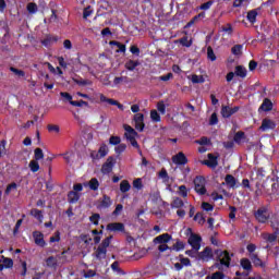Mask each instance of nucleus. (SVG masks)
Listing matches in <instances>:
<instances>
[{
    "mask_svg": "<svg viewBox=\"0 0 279 279\" xmlns=\"http://www.w3.org/2000/svg\"><path fill=\"white\" fill-rule=\"evenodd\" d=\"M60 96L63 98V99H65V101H73V96H71V94H69V93H64V92H61L60 93Z\"/></svg>",
    "mask_w": 279,
    "mask_h": 279,
    "instance_id": "6e6d98bb",
    "label": "nucleus"
},
{
    "mask_svg": "<svg viewBox=\"0 0 279 279\" xmlns=\"http://www.w3.org/2000/svg\"><path fill=\"white\" fill-rule=\"evenodd\" d=\"M106 252H107L106 247H104V246L98 247V250L96 252V257L97 258H106Z\"/></svg>",
    "mask_w": 279,
    "mask_h": 279,
    "instance_id": "c9c22d12",
    "label": "nucleus"
},
{
    "mask_svg": "<svg viewBox=\"0 0 279 279\" xmlns=\"http://www.w3.org/2000/svg\"><path fill=\"white\" fill-rule=\"evenodd\" d=\"M43 158H45V154L43 153V150L40 148H36L34 160L38 161V160H43Z\"/></svg>",
    "mask_w": 279,
    "mask_h": 279,
    "instance_id": "58836bf2",
    "label": "nucleus"
},
{
    "mask_svg": "<svg viewBox=\"0 0 279 279\" xmlns=\"http://www.w3.org/2000/svg\"><path fill=\"white\" fill-rule=\"evenodd\" d=\"M187 241L191 247L195 250V252H199L202 247V238L199 235L191 233Z\"/></svg>",
    "mask_w": 279,
    "mask_h": 279,
    "instance_id": "20e7f679",
    "label": "nucleus"
},
{
    "mask_svg": "<svg viewBox=\"0 0 279 279\" xmlns=\"http://www.w3.org/2000/svg\"><path fill=\"white\" fill-rule=\"evenodd\" d=\"M134 189H137V191H141L143 189V181L141 179H136L133 181Z\"/></svg>",
    "mask_w": 279,
    "mask_h": 279,
    "instance_id": "603ef678",
    "label": "nucleus"
},
{
    "mask_svg": "<svg viewBox=\"0 0 279 279\" xmlns=\"http://www.w3.org/2000/svg\"><path fill=\"white\" fill-rule=\"evenodd\" d=\"M226 184L229 186V189H236V179L232 177L231 174H228L225 179Z\"/></svg>",
    "mask_w": 279,
    "mask_h": 279,
    "instance_id": "f3484780",
    "label": "nucleus"
},
{
    "mask_svg": "<svg viewBox=\"0 0 279 279\" xmlns=\"http://www.w3.org/2000/svg\"><path fill=\"white\" fill-rule=\"evenodd\" d=\"M182 250H184V242H180V241L173 244V246L170 248V251H174V252H182Z\"/></svg>",
    "mask_w": 279,
    "mask_h": 279,
    "instance_id": "2f4dec72",
    "label": "nucleus"
},
{
    "mask_svg": "<svg viewBox=\"0 0 279 279\" xmlns=\"http://www.w3.org/2000/svg\"><path fill=\"white\" fill-rule=\"evenodd\" d=\"M84 186H89L92 191H97L99 189V181L94 178L88 183H84Z\"/></svg>",
    "mask_w": 279,
    "mask_h": 279,
    "instance_id": "aec40b11",
    "label": "nucleus"
},
{
    "mask_svg": "<svg viewBox=\"0 0 279 279\" xmlns=\"http://www.w3.org/2000/svg\"><path fill=\"white\" fill-rule=\"evenodd\" d=\"M172 162L174 165H186L189 160L186 159L184 153H179L172 157Z\"/></svg>",
    "mask_w": 279,
    "mask_h": 279,
    "instance_id": "9b49d317",
    "label": "nucleus"
},
{
    "mask_svg": "<svg viewBox=\"0 0 279 279\" xmlns=\"http://www.w3.org/2000/svg\"><path fill=\"white\" fill-rule=\"evenodd\" d=\"M198 258L208 263V260L213 258V250L210 247H206L204 251L198 253Z\"/></svg>",
    "mask_w": 279,
    "mask_h": 279,
    "instance_id": "1a4fd4ad",
    "label": "nucleus"
},
{
    "mask_svg": "<svg viewBox=\"0 0 279 279\" xmlns=\"http://www.w3.org/2000/svg\"><path fill=\"white\" fill-rule=\"evenodd\" d=\"M28 167L33 173L40 171V165L35 159L29 161Z\"/></svg>",
    "mask_w": 279,
    "mask_h": 279,
    "instance_id": "412c9836",
    "label": "nucleus"
},
{
    "mask_svg": "<svg viewBox=\"0 0 279 279\" xmlns=\"http://www.w3.org/2000/svg\"><path fill=\"white\" fill-rule=\"evenodd\" d=\"M231 53H233V56H242L243 54V45H235L231 48Z\"/></svg>",
    "mask_w": 279,
    "mask_h": 279,
    "instance_id": "b1692460",
    "label": "nucleus"
},
{
    "mask_svg": "<svg viewBox=\"0 0 279 279\" xmlns=\"http://www.w3.org/2000/svg\"><path fill=\"white\" fill-rule=\"evenodd\" d=\"M202 208H203V210H206L208 213V211L213 210V205H210L209 203H203Z\"/></svg>",
    "mask_w": 279,
    "mask_h": 279,
    "instance_id": "774afa93",
    "label": "nucleus"
},
{
    "mask_svg": "<svg viewBox=\"0 0 279 279\" xmlns=\"http://www.w3.org/2000/svg\"><path fill=\"white\" fill-rule=\"evenodd\" d=\"M111 236L106 238L102 243L100 244V247H105V250H108V247L110 246V241H111Z\"/></svg>",
    "mask_w": 279,
    "mask_h": 279,
    "instance_id": "13d9d810",
    "label": "nucleus"
},
{
    "mask_svg": "<svg viewBox=\"0 0 279 279\" xmlns=\"http://www.w3.org/2000/svg\"><path fill=\"white\" fill-rule=\"evenodd\" d=\"M235 75H236L238 77H246V75H247V70H246L245 68L241 66V65H238V66L235 68Z\"/></svg>",
    "mask_w": 279,
    "mask_h": 279,
    "instance_id": "393cba45",
    "label": "nucleus"
},
{
    "mask_svg": "<svg viewBox=\"0 0 279 279\" xmlns=\"http://www.w3.org/2000/svg\"><path fill=\"white\" fill-rule=\"evenodd\" d=\"M66 165H73V158L75 156V154H73V151H68L65 154L62 155Z\"/></svg>",
    "mask_w": 279,
    "mask_h": 279,
    "instance_id": "bb28decb",
    "label": "nucleus"
},
{
    "mask_svg": "<svg viewBox=\"0 0 279 279\" xmlns=\"http://www.w3.org/2000/svg\"><path fill=\"white\" fill-rule=\"evenodd\" d=\"M207 58L208 60H211V62H215V60H217V57L215 56V51H213L211 47L207 48Z\"/></svg>",
    "mask_w": 279,
    "mask_h": 279,
    "instance_id": "79ce46f5",
    "label": "nucleus"
},
{
    "mask_svg": "<svg viewBox=\"0 0 279 279\" xmlns=\"http://www.w3.org/2000/svg\"><path fill=\"white\" fill-rule=\"evenodd\" d=\"M1 258L3 259V266L7 268V269H10V267H13L14 266V262L10 258H7L4 256H1Z\"/></svg>",
    "mask_w": 279,
    "mask_h": 279,
    "instance_id": "4c0bfd02",
    "label": "nucleus"
},
{
    "mask_svg": "<svg viewBox=\"0 0 279 279\" xmlns=\"http://www.w3.org/2000/svg\"><path fill=\"white\" fill-rule=\"evenodd\" d=\"M99 206L100 208H110V206H112V199H110L109 196H104Z\"/></svg>",
    "mask_w": 279,
    "mask_h": 279,
    "instance_id": "4be33fe9",
    "label": "nucleus"
},
{
    "mask_svg": "<svg viewBox=\"0 0 279 279\" xmlns=\"http://www.w3.org/2000/svg\"><path fill=\"white\" fill-rule=\"evenodd\" d=\"M256 16H258V12L256 11H250L247 13V21H250V23H256Z\"/></svg>",
    "mask_w": 279,
    "mask_h": 279,
    "instance_id": "72a5a7b5",
    "label": "nucleus"
},
{
    "mask_svg": "<svg viewBox=\"0 0 279 279\" xmlns=\"http://www.w3.org/2000/svg\"><path fill=\"white\" fill-rule=\"evenodd\" d=\"M274 104L269 99H265L262 106L259 107V110H263L264 112H269V110H272Z\"/></svg>",
    "mask_w": 279,
    "mask_h": 279,
    "instance_id": "a211bd4d",
    "label": "nucleus"
},
{
    "mask_svg": "<svg viewBox=\"0 0 279 279\" xmlns=\"http://www.w3.org/2000/svg\"><path fill=\"white\" fill-rule=\"evenodd\" d=\"M275 128L276 122H274V120L265 119L263 120L259 130H262V132H268V130H274Z\"/></svg>",
    "mask_w": 279,
    "mask_h": 279,
    "instance_id": "9d476101",
    "label": "nucleus"
},
{
    "mask_svg": "<svg viewBox=\"0 0 279 279\" xmlns=\"http://www.w3.org/2000/svg\"><path fill=\"white\" fill-rule=\"evenodd\" d=\"M158 245V250L160 252H167V250H171V247H169V245H167V243L163 244H157Z\"/></svg>",
    "mask_w": 279,
    "mask_h": 279,
    "instance_id": "338daca9",
    "label": "nucleus"
},
{
    "mask_svg": "<svg viewBox=\"0 0 279 279\" xmlns=\"http://www.w3.org/2000/svg\"><path fill=\"white\" fill-rule=\"evenodd\" d=\"M71 106H75L76 108H82V106H88V102L84 101V100H80V101H70Z\"/></svg>",
    "mask_w": 279,
    "mask_h": 279,
    "instance_id": "8fccbe9b",
    "label": "nucleus"
},
{
    "mask_svg": "<svg viewBox=\"0 0 279 279\" xmlns=\"http://www.w3.org/2000/svg\"><path fill=\"white\" fill-rule=\"evenodd\" d=\"M124 130L125 138L131 143L132 147L138 149V142H136V138H138V133H136L134 129L128 124L124 125Z\"/></svg>",
    "mask_w": 279,
    "mask_h": 279,
    "instance_id": "f257e3e1",
    "label": "nucleus"
},
{
    "mask_svg": "<svg viewBox=\"0 0 279 279\" xmlns=\"http://www.w3.org/2000/svg\"><path fill=\"white\" fill-rule=\"evenodd\" d=\"M187 78L191 80L192 84H204V82H206L203 75L193 74L191 76H187Z\"/></svg>",
    "mask_w": 279,
    "mask_h": 279,
    "instance_id": "6ab92c4d",
    "label": "nucleus"
},
{
    "mask_svg": "<svg viewBox=\"0 0 279 279\" xmlns=\"http://www.w3.org/2000/svg\"><path fill=\"white\" fill-rule=\"evenodd\" d=\"M239 112V107H228V106H222L221 108V114L223 119H229V117H232V114Z\"/></svg>",
    "mask_w": 279,
    "mask_h": 279,
    "instance_id": "423d86ee",
    "label": "nucleus"
},
{
    "mask_svg": "<svg viewBox=\"0 0 279 279\" xmlns=\"http://www.w3.org/2000/svg\"><path fill=\"white\" fill-rule=\"evenodd\" d=\"M194 186L198 195L206 194V179H204L203 177H198L194 180Z\"/></svg>",
    "mask_w": 279,
    "mask_h": 279,
    "instance_id": "7ed1b4c3",
    "label": "nucleus"
},
{
    "mask_svg": "<svg viewBox=\"0 0 279 279\" xmlns=\"http://www.w3.org/2000/svg\"><path fill=\"white\" fill-rule=\"evenodd\" d=\"M50 243H60V231H56L52 236H50Z\"/></svg>",
    "mask_w": 279,
    "mask_h": 279,
    "instance_id": "a18cd8bd",
    "label": "nucleus"
},
{
    "mask_svg": "<svg viewBox=\"0 0 279 279\" xmlns=\"http://www.w3.org/2000/svg\"><path fill=\"white\" fill-rule=\"evenodd\" d=\"M178 43H180V45H182V47H191L193 45V41L191 39H189V37H183V38L179 39Z\"/></svg>",
    "mask_w": 279,
    "mask_h": 279,
    "instance_id": "473e14b6",
    "label": "nucleus"
},
{
    "mask_svg": "<svg viewBox=\"0 0 279 279\" xmlns=\"http://www.w3.org/2000/svg\"><path fill=\"white\" fill-rule=\"evenodd\" d=\"M90 14H93V10L90 9V7H88L83 12V19H88V16H90Z\"/></svg>",
    "mask_w": 279,
    "mask_h": 279,
    "instance_id": "69168bd1",
    "label": "nucleus"
},
{
    "mask_svg": "<svg viewBox=\"0 0 279 279\" xmlns=\"http://www.w3.org/2000/svg\"><path fill=\"white\" fill-rule=\"evenodd\" d=\"M12 191H16V183L9 184L4 191V195H10Z\"/></svg>",
    "mask_w": 279,
    "mask_h": 279,
    "instance_id": "37998d69",
    "label": "nucleus"
},
{
    "mask_svg": "<svg viewBox=\"0 0 279 279\" xmlns=\"http://www.w3.org/2000/svg\"><path fill=\"white\" fill-rule=\"evenodd\" d=\"M150 119H151V121H155V123H160V114H158V111L151 110Z\"/></svg>",
    "mask_w": 279,
    "mask_h": 279,
    "instance_id": "e433bc0d",
    "label": "nucleus"
},
{
    "mask_svg": "<svg viewBox=\"0 0 279 279\" xmlns=\"http://www.w3.org/2000/svg\"><path fill=\"white\" fill-rule=\"evenodd\" d=\"M157 110H158V112H160V114H165V112H166V110H167V107L165 106L163 102H159V104L157 105Z\"/></svg>",
    "mask_w": 279,
    "mask_h": 279,
    "instance_id": "bf43d9fd",
    "label": "nucleus"
},
{
    "mask_svg": "<svg viewBox=\"0 0 279 279\" xmlns=\"http://www.w3.org/2000/svg\"><path fill=\"white\" fill-rule=\"evenodd\" d=\"M202 165H206L207 167L215 169V167L218 165L217 157L213 156V154H208V160L202 161Z\"/></svg>",
    "mask_w": 279,
    "mask_h": 279,
    "instance_id": "dca6fc26",
    "label": "nucleus"
},
{
    "mask_svg": "<svg viewBox=\"0 0 279 279\" xmlns=\"http://www.w3.org/2000/svg\"><path fill=\"white\" fill-rule=\"evenodd\" d=\"M31 215L33 217H35V219H37L38 221H40V223H43V213L38 209H32L31 210Z\"/></svg>",
    "mask_w": 279,
    "mask_h": 279,
    "instance_id": "7c9ffc66",
    "label": "nucleus"
},
{
    "mask_svg": "<svg viewBox=\"0 0 279 279\" xmlns=\"http://www.w3.org/2000/svg\"><path fill=\"white\" fill-rule=\"evenodd\" d=\"M100 216L99 214H94L89 217V220L94 226H97L99 223Z\"/></svg>",
    "mask_w": 279,
    "mask_h": 279,
    "instance_id": "09e8293b",
    "label": "nucleus"
},
{
    "mask_svg": "<svg viewBox=\"0 0 279 279\" xmlns=\"http://www.w3.org/2000/svg\"><path fill=\"white\" fill-rule=\"evenodd\" d=\"M173 77L172 73H168L166 75L159 76L160 82H169Z\"/></svg>",
    "mask_w": 279,
    "mask_h": 279,
    "instance_id": "680f3d73",
    "label": "nucleus"
},
{
    "mask_svg": "<svg viewBox=\"0 0 279 279\" xmlns=\"http://www.w3.org/2000/svg\"><path fill=\"white\" fill-rule=\"evenodd\" d=\"M47 267H58V258L50 256L46 259Z\"/></svg>",
    "mask_w": 279,
    "mask_h": 279,
    "instance_id": "cd10ccee",
    "label": "nucleus"
},
{
    "mask_svg": "<svg viewBox=\"0 0 279 279\" xmlns=\"http://www.w3.org/2000/svg\"><path fill=\"white\" fill-rule=\"evenodd\" d=\"M10 71L14 73V75H17V77H25V72H23L22 70L10 68Z\"/></svg>",
    "mask_w": 279,
    "mask_h": 279,
    "instance_id": "49530a36",
    "label": "nucleus"
},
{
    "mask_svg": "<svg viewBox=\"0 0 279 279\" xmlns=\"http://www.w3.org/2000/svg\"><path fill=\"white\" fill-rule=\"evenodd\" d=\"M114 167V158L113 157H109L106 162L102 165L101 168V173L108 174L112 171Z\"/></svg>",
    "mask_w": 279,
    "mask_h": 279,
    "instance_id": "0eeeda50",
    "label": "nucleus"
},
{
    "mask_svg": "<svg viewBox=\"0 0 279 279\" xmlns=\"http://www.w3.org/2000/svg\"><path fill=\"white\" fill-rule=\"evenodd\" d=\"M33 236L36 245H38L39 247H45V245H47V242H45V235L41 232L35 231L33 233Z\"/></svg>",
    "mask_w": 279,
    "mask_h": 279,
    "instance_id": "6e6552de",
    "label": "nucleus"
},
{
    "mask_svg": "<svg viewBox=\"0 0 279 279\" xmlns=\"http://www.w3.org/2000/svg\"><path fill=\"white\" fill-rule=\"evenodd\" d=\"M179 195H181L182 197H186L189 195L186 191V186L184 185L179 186Z\"/></svg>",
    "mask_w": 279,
    "mask_h": 279,
    "instance_id": "4d7b16f0",
    "label": "nucleus"
},
{
    "mask_svg": "<svg viewBox=\"0 0 279 279\" xmlns=\"http://www.w3.org/2000/svg\"><path fill=\"white\" fill-rule=\"evenodd\" d=\"M182 206H184V202H182V199H180V198H175V199L171 203V207H172V208H182Z\"/></svg>",
    "mask_w": 279,
    "mask_h": 279,
    "instance_id": "ea45409f",
    "label": "nucleus"
},
{
    "mask_svg": "<svg viewBox=\"0 0 279 279\" xmlns=\"http://www.w3.org/2000/svg\"><path fill=\"white\" fill-rule=\"evenodd\" d=\"M219 123V119L217 118V113H213L209 119V125H217Z\"/></svg>",
    "mask_w": 279,
    "mask_h": 279,
    "instance_id": "864d4df0",
    "label": "nucleus"
},
{
    "mask_svg": "<svg viewBox=\"0 0 279 279\" xmlns=\"http://www.w3.org/2000/svg\"><path fill=\"white\" fill-rule=\"evenodd\" d=\"M169 241H171V235H169L168 233H163L154 239V243L156 245L169 243Z\"/></svg>",
    "mask_w": 279,
    "mask_h": 279,
    "instance_id": "4468645a",
    "label": "nucleus"
},
{
    "mask_svg": "<svg viewBox=\"0 0 279 279\" xmlns=\"http://www.w3.org/2000/svg\"><path fill=\"white\" fill-rule=\"evenodd\" d=\"M110 145H119L121 143V137L119 136H111L109 138Z\"/></svg>",
    "mask_w": 279,
    "mask_h": 279,
    "instance_id": "3c124183",
    "label": "nucleus"
},
{
    "mask_svg": "<svg viewBox=\"0 0 279 279\" xmlns=\"http://www.w3.org/2000/svg\"><path fill=\"white\" fill-rule=\"evenodd\" d=\"M132 189V185H130V182L128 180H123L120 183V191L121 193H128Z\"/></svg>",
    "mask_w": 279,
    "mask_h": 279,
    "instance_id": "5701e85b",
    "label": "nucleus"
},
{
    "mask_svg": "<svg viewBox=\"0 0 279 279\" xmlns=\"http://www.w3.org/2000/svg\"><path fill=\"white\" fill-rule=\"evenodd\" d=\"M213 7V1H208L206 3H203L201 7H199V10H210V8Z\"/></svg>",
    "mask_w": 279,
    "mask_h": 279,
    "instance_id": "0e129e2a",
    "label": "nucleus"
},
{
    "mask_svg": "<svg viewBox=\"0 0 279 279\" xmlns=\"http://www.w3.org/2000/svg\"><path fill=\"white\" fill-rule=\"evenodd\" d=\"M240 264L241 267L245 269V271H250V269H252V262H250L247 258L241 259Z\"/></svg>",
    "mask_w": 279,
    "mask_h": 279,
    "instance_id": "c85d7f7f",
    "label": "nucleus"
},
{
    "mask_svg": "<svg viewBox=\"0 0 279 279\" xmlns=\"http://www.w3.org/2000/svg\"><path fill=\"white\" fill-rule=\"evenodd\" d=\"M255 217H256L257 221H259L260 223H265V221H267L269 215L267 214V210L258 209L257 213L255 214Z\"/></svg>",
    "mask_w": 279,
    "mask_h": 279,
    "instance_id": "2eb2a0df",
    "label": "nucleus"
},
{
    "mask_svg": "<svg viewBox=\"0 0 279 279\" xmlns=\"http://www.w3.org/2000/svg\"><path fill=\"white\" fill-rule=\"evenodd\" d=\"M110 45H114V47L118 48L117 51H121V52L125 51V45L119 44V41H110Z\"/></svg>",
    "mask_w": 279,
    "mask_h": 279,
    "instance_id": "de8ad7c7",
    "label": "nucleus"
},
{
    "mask_svg": "<svg viewBox=\"0 0 279 279\" xmlns=\"http://www.w3.org/2000/svg\"><path fill=\"white\" fill-rule=\"evenodd\" d=\"M219 264H216L217 269H221V267H230V254L226 251L217 252Z\"/></svg>",
    "mask_w": 279,
    "mask_h": 279,
    "instance_id": "f03ea898",
    "label": "nucleus"
},
{
    "mask_svg": "<svg viewBox=\"0 0 279 279\" xmlns=\"http://www.w3.org/2000/svg\"><path fill=\"white\" fill-rule=\"evenodd\" d=\"M251 259L252 263L256 266V267H263V260H260V258H258V255H251Z\"/></svg>",
    "mask_w": 279,
    "mask_h": 279,
    "instance_id": "f704fd0d",
    "label": "nucleus"
},
{
    "mask_svg": "<svg viewBox=\"0 0 279 279\" xmlns=\"http://www.w3.org/2000/svg\"><path fill=\"white\" fill-rule=\"evenodd\" d=\"M69 202H71V204H75V202L80 201V193L77 192H70L68 195Z\"/></svg>",
    "mask_w": 279,
    "mask_h": 279,
    "instance_id": "a878e982",
    "label": "nucleus"
},
{
    "mask_svg": "<svg viewBox=\"0 0 279 279\" xmlns=\"http://www.w3.org/2000/svg\"><path fill=\"white\" fill-rule=\"evenodd\" d=\"M27 10L31 14H36V12L38 11V7L36 5V3H28L27 5Z\"/></svg>",
    "mask_w": 279,
    "mask_h": 279,
    "instance_id": "c03bdc74",
    "label": "nucleus"
},
{
    "mask_svg": "<svg viewBox=\"0 0 279 279\" xmlns=\"http://www.w3.org/2000/svg\"><path fill=\"white\" fill-rule=\"evenodd\" d=\"M136 130L143 132L145 130V116L143 113H136L133 118Z\"/></svg>",
    "mask_w": 279,
    "mask_h": 279,
    "instance_id": "39448f33",
    "label": "nucleus"
},
{
    "mask_svg": "<svg viewBox=\"0 0 279 279\" xmlns=\"http://www.w3.org/2000/svg\"><path fill=\"white\" fill-rule=\"evenodd\" d=\"M235 143H243L245 141V133L243 132H238L234 136Z\"/></svg>",
    "mask_w": 279,
    "mask_h": 279,
    "instance_id": "a19ab883",
    "label": "nucleus"
},
{
    "mask_svg": "<svg viewBox=\"0 0 279 279\" xmlns=\"http://www.w3.org/2000/svg\"><path fill=\"white\" fill-rule=\"evenodd\" d=\"M207 279H223V274L218 271L211 275V277H207Z\"/></svg>",
    "mask_w": 279,
    "mask_h": 279,
    "instance_id": "e2e57ef3",
    "label": "nucleus"
},
{
    "mask_svg": "<svg viewBox=\"0 0 279 279\" xmlns=\"http://www.w3.org/2000/svg\"><path fill=\"white\" fill-rule=\"evenodd\" d=\"M107 230H109L110 232H123V230H125V227L121 222H113L107 226Z\"/></svg>",
    "mask_w": 279,
    "mask_h": 279,
    "instance_id": "ddd939ff",
    "label": "nucleus"
},
{
    "mask_svg": "<svg viewBox=\"0 0 279 279\" xmlns=\"http://www.w3.org/2000/svg\"><path fill=\"white\" fill-rule=\"evenodd\" d=\"M198 145H210V140L208 137H202L201 140L196 141Z\"/></svg>",
    "mask_w": 279,
    "mask_h": 279,
    "instance_id": "052dcab7",
    "label": "nucleus"
},
{
    "mask_svg": "<svg viewBox=\"0 0 279 279\" xmlns=\"http://www.w3.org/2000/svg\"><path fill=\"white\" fill-rule=\"evenodd\" d=\"M126 148L128 146L125 144H120L116 147V154H123V151H125Z\"/></svg>",
    "mask_w": 279,
    "mask_h": 279,
    "instance_id": "5fc2aeb1",
    "label": "nucleus"
},
{
    "mask_svg": "<svg viewBox=\"0 0 279 279\" xmlns=\"http://www.w3.org/2000/svg\"><path fill=\"white\" fill-rule=\"evenodd\" d=\"M138 61H133V60H129L125 63V69H128V71H134V69H136V66H138Z\"/></svg>",
    "mask_w": 279,
    "mask_h": 279,
    "instance_id": "c756f323",
    "label": "nucleus"
},
{
    "mask_svg": "<svg viewBox=\"0 0 279 279\" xmlns=\"http://www.w3.org/2000/svg\"><path fill=\"white\" fill-rule=\"evenodd\" d=\"M108 145L102 144L98 150V154L92 153V158H105V156H108Z\"/></svg>",
    "mask_w": 279,
    "mask_h": 279,
    "instance_id": "f8f14e48",
    "label": "nucleus"
}]
</instances>
